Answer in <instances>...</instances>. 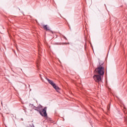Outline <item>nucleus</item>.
Returning a JSON list of instances; mask_svg holds the SVG:
<instances>
[{
  "mask_svg": "<svg viewBox=\"0 0 127 127\" xmlns=\"http://www.w3.org/2000/svg\"><path fill=\"white\" fill-rule=\"evenodd\" d=\"M95 74L103 76L105 74V69L102 65H100L98 68H96L94 71Z\"/></svg>",
  "mask_w": 127,
  "mask_h": 127,
  "instance_id": "1",
  "label": "nucleus"
},
{
  "mask_svg": "<svg viewBox=\"0 0 127 127\" xmlns=\"http://www.w3.org/2000/svg\"><path fill=\"white\" fill-rule=\"evenodd\" d=\"M93 79L95 82L100 84V83L102 82V75L100 74H95L93 76Z\"/></svg>",
  "mask_w": 127,
  "mask_h": 127,
  "instance_id": "2",
  "label": "nucleus"
},
{
  "mask_svg": "<svg viewBox=\"0 0 127 127\" xmlns=\"http://www.w3.org/2000/svg\"><path fill=\"white\" fill-rule=\"evenodd\" d=\"M47 81H48V82H49V84H50L51 85H52V86L53 87V88H54V89H55V90H56V91L57 92H58V91H59V87L57 86H56V84H55V83H54V82H53V81L48 79V78H46Z\"/></svg>",
  "mask_w": 127,
  "mask_h": 127,
  "instance_id": "3",
  "label": "nucleus"
},
{
  "mask_svg": "<svg viewBox=\"0 0 127 127\" xmlns=\"http://www.w3.org/2000/svg\"><path fill=\"white\" fill-rule=\"evenodd\" d=\"M47 109V108L45 107L43 109L42 112L40 111V114L42 117H44L45 118L47 117V113H46Z\"/></svg>",
  "mask_w": 127,
  "mask_h": 127,
  "instance_id": "4",
  "label": "nucleus"
},
{
  "mask_svg": "<svg viewBox=\"0 0 127 127\" xmlns=\"http://www.w3.org/2000/svg\"><path fill=\"white\" fill-rule=\"evenodd\" d=\"M44 28L47 31L50 30V29L47 27V25H44Z\"/></svg>",
  "mask_w": 127,
  "mask_h": 127,
  "instance_id": "5",
  "label": "nucleus"
},
{
  "mask_svg": "<svg viewBox=\"0 0 127 127\" xmlns=\"http://www.w3.org/2000/svg\"><path fill=\"white\" fill-rule=\"evenodd\" d=\"M33 109H34V110H36V111H37V110H38V108H37V107H34Z\"/></svg>",
  "mask_w": 127,
  "mask_h": 127,
  "instance_id": "6",
  "label": "nucleus"
},
{
  "mask_svg": "<svg viewBox=\"0 0 127 127\" xmlns=\"http://www.w3.org/2000/svg\"><path fill=\"white\" fill-rule=\"evenodd\" d=\"M29 127H32V126Z\"/></svg>",
  "mask_w": 127,
  "mask_h": 127,
  "instance_id": "7",
  "label": "nucleus"
}]
</instances>
